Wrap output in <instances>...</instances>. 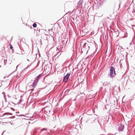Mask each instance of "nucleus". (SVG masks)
Wrapping results in <instances>:
<instances>
[{
    "mask_svg": "<svg viewBox=\"0 0 135 135\" xmlns=\"http://www.w3.org/2000/svg\"><path fill=\"white\" fill-rule=\"evenodd\" d=\"M62 45H60L58 47H57V50L56 51L57 52L60 51H61L62 50Z\"/></svg>",
    "mask_w": 135,
    "mask_h": 135,
    "instance_id": "7",
    "label": "nucleus"
},
{
    "mask_svg": "<svg viewBox=\"0 0 135 135\" xmlns=\"http://www.w3.org/2000/svg\"><path fill=\"white\" fill-rule=\"evenodd\" d=\"M135 26V25H132L133 27H134V26Z\"/></svg>",
    "mask_w": 135,
    "mask_h": 135,
    "instance_id": "27",
    "label": "nucleus"
},
{
    "mask_svg": "<svg viewBox=\"0 0 135 135\" xmlns=\"http://www.w3.org/2000/svg\"><path fill=\"white\" fill-rule=\"evenodd\" d=\"M7 96L9 98H10V97H11L8 94L7 95Z\"/></svg>",
    "mask_w": 135,
    "mask_h": 135,
    "instance_id": "24",
    "label": "nucleus"
},
{
    "mask_svg": "<svg viewBox=\"0 0 135 135\" xmlns=\"http://www.w3.org/2000/svg\"><path fill=\"white\" fill-rule=\"evenodd\" d=\"M69 91V89H67L66 90L64 93L65 95H67Z\"/></svg>",
    "mask_w": 135,
    "mask_h": 135,
    "instance_id": "10",
    "label": "nucleus"
},
{
    "mask_svg": "<svg viewBox=\"0 0 135 135\" xmlns=\"http://www.w3.org/2000/svg\"><path fill=\"white\" fill-rule=\"evenodd\" d=\"M27 60L28 61H29V60L28 59H27Z\"/></svg>",
    "mask_w": 135,
    "mask_h": 135,
    "instance_id": "28",
    "label": "nucleus"
},
{
    "mask_svg": "<svg viewBox=\"0 0 135 135\" xmlns=\"http://www.w3.org/2000/svg\"><path fill=\"white\" fill-rule=\"evenodd\" d=\"M124 127L123 125L122 124H120L119 126V128H118V130L119 132L123 131L124 129Z\"/></svg>",
    "mask_w": 135,
    "mask_h": 135,
    "instance_id": "6",
    "label": "nucleus"
},
{
    "mask_svg": "<svg viewBox=\"0 0 135 135\" xmlns=\"http://www.w3.org/2000/svg\"><path fill=\"white\" fill-rule=\"evenodd\" d=\"M110 77H112L114 76L115 74V71L114 68L112 66L110 67Z\"/></svg>",
    "mask_w": 135,
    "mask_h": 135,
    "instance_id": "1",
    "label": "nucleus"
},
{
    "mask_svg": "<svg viewBox=\"0 0 135 135\" xmlns=\"http://www.w3.org/2000/svg\"><path fill=\"white\" fill-rule=\"evenodd\" d=\"M68 38H63L62 41V48H64L65 46L66 45V44L68 41Z\"/></svg>",
    "mask_w": 135,
    "mask_h": 135,
    "instance_id": "2",
    "label": "nucleus"
},
{
    "mask_svg": "<svg viewBox=\"0 0 135 135\" xmlns=\"http://www.w3.org/2000/svg\"><path fill=\"white\" fill-rule=\"evenodd\" d=\"M2 94H3V95H5V93L4 92H3L2 93Z\"/></svg>",
    "mask_w": 135,
    "mask_h": 135,
    "instance_id": "22",
    "label": "nucleus"
},
{
    "mask_svg": "<svg viewBox=\"0 0 135 135\" xmlns=\"http://www.w3.org/2000/svg\"><path fill=\"white\" fill-rule=\"evenodd\" d=\"M7 60H4V64L5 65L7 63Z\"/></svg>",
    "mask_w": 135,
    "mask_h": 135,
    "instance_id": "18",
    "label": "nucleus"
},
{
    "mask_svg": "<svg viewBox=\"0 0 135 135\" xmlns=\"http://www.w3.org/2000/svg\"><path fill=\"white\" fill-rule=\"evenodd\" d=\"M21 66V65L20 64H19L17 66H16V70H15L13 72H12L11 74H10L8 76V77L11 74H12V73H13L17 69V68L19 66Z\"/></svg>",
    "mask_w": 135,
    "mask_h": 135,
    "instance_id": "11",
    "label": "nucleus"
},
{
    "mask_svg": "<svg viewBox=\"0 0 135 135\" xmlns=\"http://www.w3.org/2000/svg\"><path fill=\"white\" fill-rule=\"evenodd\" d=\"M116 32H117V33H118V34H119V31L118 30H117V31H116Z\"/></svg>",
    "mask_w": 135,
    "mask_h": 135,
    "instance_id": "23",
    "label": "nucleus"
},
{
    "mask_svg": "<svg viewBox=\"0 0 135 135\" xmlns=\"http://www.w3.org/2000/svg\"><path fill=\"white\" fill-rule=\"evenodd\" d=\"M22 116V115H20V116Z\"/></svg>",
    "mask_w": 135,
    "mask_h": 135,
    "instance_id": "29",
    "label": "nucleus"
},
{
    "mask_svg": "<svg viewBox=\"0 0 135 135\" xmlns=\"http://www.w3.org/2000/svg\"><path fill=\"white\" fill-rule=\"evenodd\" d=\"M120 3L119 5V7H120Z\"/></svg>",
    "mask_w": 135,
    "mask_h": 135,
    "instance_id": "26",
    "label": "nucleus"
},
{
    "mask_svg": "<svg viewBox=\"0 0 135 135\" xmlns=\"http://www.w3.org/2000/svg\"><path fill=\"white\" fill-rule=\"evenodd\" d=\"M10 49H13V47L12 46V45L11 44L10 45Z\"/></svg>",
    "mask_w": 135,
    "mask_h": 135,
    "instance_id": "19",
    "label": "nucleus"
},
{
    "mask_svg": "<svg viewBox=\"0 0 135 135\" xmlns=\"http://www.w3.org/2000/svg\"><path fill=\"white\" fill-rule=\"evenodd\" d=\"M0 67H1V65H0Z\"/></svg>",
    "mask_w": 135,
    "mask_h": 135,
    "instance_id": "31",
    "label": "nucleus"
},
{
    "mask_svg": "<svg viewBox=\"0 0 135 135\" xmlns=\"http://www.w3.org/2000/svg\"><path fill=\"white\" fill-rule=\"evenodd\" d=\"M5 77H4V78H5Z\"/></svg>",
    "mask_w": 135,
    "mask_h": 135,
    "instance_id": "32",
    "label": "nucleus"
},
{
    "mask_svg": "<svg viewBox=\"0 0 135 135\" xmlns=\"http://www.w3.org/2000/svg\"><path fill=\"white\" fill-rule=\"evenodd\" d=\"M37 82L38 81H37L35 80L33 83L32 86L33 87L35 86Z\"/></svg>",
    "mask_w": 135,
    "mask_h": 135,
    "instance_id": "9",
    "label": "nucleus"
},
{
    "mask_svg": "<svg viewBox=\"0 0 135 135\" xmlns=\"http://www.w3.org/2000/svg\"><path fill=\"white\" fill-rule=\"evenodd\" d=\"M70 73H68L64 77V79H63V81L66 83V82L68 80V78L69 76H70Z\"/></svg>",
    "mask_w": 135,
    "mask_h": 135,
    "instance_id": "5",
    "label": "nucleus"
},
{
    "mask_svg": "<svg viewBox=\"0 0 135 135\" xmlns=\"http://www.w3.org/2000/svg\"><path fill=\"white\" fill-rule=\"evenodd\" d=\"M47 130V129L46 128H43L41 130V131H42L43 130L45 131H46Z\"/></svg>",
    "mask_w": 135,
    "mask_h": 135,
    "instance_id": "17",
    "label": "nucleus"
},
{
    "mask_svg": "<svg viewBox=\"0 0 135 135\" xmlns=\"http://www.w3.org/2000/svg\"><path fill=\"white\" fill-rule=\"evenodd\" d=\"M42 76V75L41 74H39L37 76L35 80H36V81H38V82L40 78Z\"/></svg>",
    "mask_w": 135,
    "mask_h": 135,
    "instance_id": "8",
    "label": "nucleus"
},
{
    "mask_svg": "<svg viewBox=\"0 0 135 135\" xmlns=\"http://www.w3.org/2000/svg\"><path fill=\"white\" fill-rule=\"evenodd\" d=\"M33 26L34 28H35L37 26V24L35 23H34L33 24Z\"/></svg>",
    "mask_w": 135,
    "mask_h": 135,
    "instance_id": "14",
    "label": "nucleus"
},
{
    "mask_svg": "<svg viewBox=\"0 0 135 135\" xmlns=\"http://www.w3.org/2000/svg\"><path fill=\"white\" fill-rule=\"evenodd\" d=\"M23 101V100H22V99H20V100H19V102H18V103H17V104H19L22 101Z\"/></svg>",
    "mask_w": 135,
    "mask_h": 135,
    "instance_id": "15",
    "label": "nucleus"
},
{
    "mask_svg": "<svg viewBox=\"0 0 135 135\" xmlns=\"http://www.w3.org/2000/svg\"><path fill=\"white\" fill-rule=\"evenodd\" d=\"M82 0H80L79 2L78 3V4L79 5H81L82 4Z\"/></svg>",
    "mask_w": 135,
    "mask_h": 135,
    "instance_id": "12",
    "label": "nucleus"
},
{
    "mask_svg": "<svg viewBox=\"0 0 135 135\" xmlns=\"http://www.w3.org/2000/svg\"><path fill=\"white\" fill-rule=\"evenodd\" d=\"M103 86L104 87L105 89L107 90L110 89L111 87L110 84H109L107 82H104L103 84Z\"/></svg>",
    "mask_w": 135,
    "mask_h": 135,
    "instance_id": "3",
    "label": "nucleus"
},
{
    "mask_svg": "<svg viewBox=\"0 0 135 135\" xmlns=\"http://www.w3.org/2000/svg\"><path fill=\"white\" fill-rule=\"evenodd\" d=\"M1 82L2 81L0 80V87L2 85Z\"/></svg>",
    "mask_w": 135,
    "mask_h": 135,
    "instance_id": "21",
    "label": "nucleus"
},
{
    "mask_svg": "<svg viewBox=\"0 0 135 135\" xmlns=\"http://www.w3.org/2000/svg\"><path fill=\"white\" fill-rule=\"evenodd\" d=\"M3 96H4V99L5 102H7V99L6 98V95H3Z\"/></svg>",
    "mask_w": 135,
    "mask_h": 135,
    "instance_id": "13",
    "label": "nucleus"
},
{
    "mask_svg": "<svg viewBox=\"0 0 135 135\" xmlns=\"http://www.w3.org/2000/svg\"><path fill=\"white\" fill-rule=\"evenodd\" d=\"M89 45L88 42L84 43L83 46V48L84 49H83V50H88L89 49Z\"/></svg>",
    "mask_w": 135,
    "mask_h": 135,
    "instance_id": "4",
    "label": "nucleus"
},
{
    "mask_svg": "<svg viewBox=\"0 0 135 135\" xmlns=\"http://www.w3.org/2000/svg\"><path fill=\"white\" fill-rule=\"evenodd\" d=\"M47 66H48V65H45V66H44V69L45 70V69L46 70L47 69V68H46V67H47Z\"/></svg>",
    "mask_w": 135,
    "mask_h": 135,
    "instance_id": "20",
    "label": "nucleus"
},
{
    "mask_svg": "<svg viewBox=\"0 0 135 135\" xmlns=\"http://www.w3.org/2000/svg\"><path fill=\"white\" fill-rule=\"evenodd\" d=\"M132 41L133 42L134 44V42H135V33L134 37L133 38V39Z\"/></svg>",
    "mask_w": 135,
    "mask_h": 135,
    "instance_id": "16",
    "label": "nucleus"
},
{
    "mask_svg": "<svg viewBox=\"0 0 135 135\" xmlns=\"http://www.w3.org/2000/svg\"><path fill=\"white\" fill-rule=\"evenodd\" d=\"M31 90H32V91L31 92V93L32 91L34 90V89H32Z\"/></svg>",
    "mask_w": 135,
    "mask_h": 135,
    "instance_id": "25",
    "label": "nucleus"
},
{
    "mask_svg": "<svg viewBox=\"0 0 135 135\" xmlns=\"http://www.w3.org/2000/svg\"><path fill=\"white\" fill-rule=\"evenodd\" d=\"M4 132H3V133H2V134H3V133Z\"/></svg>",
    "mask_w": 135,
    "mask_h": 135,
    "instance_id": "30",
    "label": "nucleus"
}]
</instances>
